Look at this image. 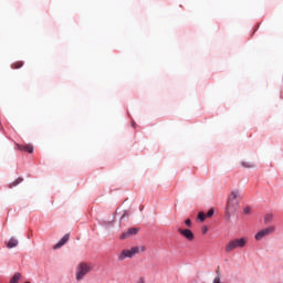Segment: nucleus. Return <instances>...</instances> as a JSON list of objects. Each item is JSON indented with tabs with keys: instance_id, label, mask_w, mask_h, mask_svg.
<instances>
[{
	"instance_id": "obj_1",
	"label": "nucleus",
	"mask_w": 283,
	"mask_h": 283,
	"mask_svg": "<svg viewBox=\"0 0 283 283\" xmlns=\"http://www.w3.org/2000/svg\"><path fill=\"white\" fill-rule=\"evenodd\" d=\"M238 198H240V190L234 189L231 191L227 207H226V214L228 218H231L235 211H238V208L240 207V202L238 201Z\"/></svg>"
},
{
	"instance_id": "obj_2",
	"label": "nucleus",
	"mask_w": 283,
	"mask_h": 283,
	"mask_svg": "<svg viewBox=\"0 0 283 283\" xmlns=\"http://www.w3.org/2000/svg\"><path fill=\"white\" fill-rule=\"evenodd\" d=\"M147 251V248L145 245L140 247H132L130 249H124L118 255L117 260L118 262H125V260L132 259L135 255H138V253H145Z\"/></svg>"
},
{
	"instance_id": "obj_3",
	"label": "nucleus",
	"mask_w": 283,
	"mask_h": 283,
	"mask_svg": "<svg viewBox=\"0 0 283 283\" xmlns=\"http://www.w3.org/2000/svg\"><path fill=\"white\" fill-rule=\"evenodd\" d=\"M249 242V238L243 237L239 239L231 240L224 248L226 253H232L235 249H244Z\"/></svg>"
},
{
	"instance_id": "obj_4",
	"label": "nucleus",
	"mask_w": 283,
	"mask_h": 283,
	"mask_svg": "<svg viewBox=\"0 0 283 283\" xmlns=\"http://www.w3.org/2000/svg\"><path fill=\"white\" fill-rule=\"evenodd\" d=\"M92 271V265H90L88 263L85 262H81L76 265V281L81 282V280H83V277H85V275H87V273H90Z\"/></svg>"
},
{
	"instance_id": "obj_5",
	"label": "nucleus",
	"mask_w": 283,
	"mask_h": 283,
	"mask_svg": "<svg viewBox=\"0 0 283 283\" xmlns=\"http://www.w3.org/2000/svg\"><path fill=\"white\" fill-rule=\"evenodd\" d=\"M177 231H178V233H180L182 235V238L188 240V242H193V240H196V235L189 229L178 228Z\"/></svg>"
},
{
	"instance_id": "obj_6",
	"label": "nucleus",
	"mask_w": 283,
	"mask_h": 283,
	"mask_svg": "<svg viewBox=\"0 0 283 283\" xmlns=\"http://www.w3.org/2000/svg\"><path fill=\"white\" fill-rule=\"evenodd\" d=\"M273 231H275L274 227H269L265 228L263 230H260L256 234H255V240H262L263 238H266V235H271V233H273Z\"/></svg>"
},
{
	"instance_id": "obj_7",
	"label": "nucleus",
	"mask_w": 283,
	"mask_h": 283,
	"mask_svg": "<svg viewBox=\"0 0 283 283\" xmlns=\"http://www.w3.org/2000/svg\"><path fill=\"white\" fill-rule=\"evenodd\" d=\"M138 231V228H130L126 232L122 233L119 240H127L128 238H132V235H137Z\"/></svg>"
},
{
	"instance_id": "obj_8",
	"label": "nucleus",
	"mask_w": 283,
	"mask_h": 283,
	"mask_svg": "<svg viewBox=\"0 0 283 283\" xmlns=\"http://www.w3.org/2000/svg\"><path fill=\"white\" fill-rule=\"evenodd\" d=\"M17 149L20 151H27L28 154H32L34 151V147L30 144L27 145H17Z\"/></svg>"
},
{
	"instance_id": "obj_9",
	"label": "nucleus",
	"mask_w": 283,
	"mask_h": 283,
	"mask_svg": "<svg viewBox=\"0 0 283 283\" xmlns=\"http://www.w3.org/2000/svg\"><path fill=\"white\" fill-rule=\"evenodd\" d=\"M70 240V234H65L55 245L54 249H61Z\"/></svg>"
},
{
	"instance_id": "obj_10",
	"label": "nucleus",
	"mask_w": 283,
	"mask_h": 283,
	"mask_svg": "<svg viewBox=\"0 0 283 283\" xmlns=\"http://www.w3.org/2000/svg\"><path fill=\"white\" fill-rule=\"evenodd\" d=\"M17 247H19V240H17V238L12 237V238L8 241L7 248H8V249H14V248H17Z\"/></svg>"
},
{
	"instance_id": "obj_11",
	"label": "nucleus",
	"mask_w": 283,
	"mask_h": 283,
	"mask_svg": "<svg viewBox=\"0 0 283 283\" xmlns=\"http://www.w3.org/2000/svg\"><path fill=\"white\" fill-rule=\"evenodd\" d=\"M23 182V178L19 177L13 182L9 184V189H13V187H17L18 185H21Z\"/></svg>"
},
{
	"instance_id": "obj_12",
	"label": "nucleus",
	"mask_w": 283,
	"mask_h": 283,
	"mask_svg": "<svg viewBox=\"0 0 283 283\" xmlns=\"http://www.w3.org/2000/svg\"><path fill=\"white\" fill-rule=\"evenodd\" d=\"M241 165H242V167H244L245 169H253V167H255V164L250 163V161H242Z\"/></svg>"
},
{
	"instance_id": "obj_13",
	"label": "nucleus",
	"mask_w": 283,
	"mask_h": 283,
	"mask_svg": "<svg viewBox=\"0 0 283 283\" xmlns=\"http://www.w3.org/2000/svg\"><path fill=\"white\" fill-rule=\"evenodd\" d=\"M19 280H21V273H15L9 283H19Z\"/></svg>"
},
{
	"instance_id": "obj_14",
	"label": "nucleus",
	"mask_w": 283,
	"mask_h": 283,
	"mask_svg": "<svg viewBox=\"0 0 283 283\" xmlns=\"http://www.w3.org/2000/svg\"><path fill=\"white\" fill-rule=\"evenodd\" d=\"M23 65V61H18L11 64L12 70H20V67Z\"/></svg>"
},
{
	"instance_id": "obj_15",
	"label": "nucleus",
	"mask_w": 283,
	"mask_h": 283,
	"mask_svg": "<svg viewBox=\"0 0 283 283\" xmlns=\"http://www.w3.org/2000/svg\"><path fill=\"white\" fill-rule=\"evenodd\" d=\"M206 218H207V214H205V212H199L198 220H200V222H205Z\"/></svg>"
},
{
	"instance_id": "obj_16",
	"label": "nucleus",
	"mask_w": 283,
	"mask_h": 283,
	"mask_svg": "<svg viewBox=\"0 0 283 283\" xmlns=\"http://www.w3.org/2000/svg\"><path fill=\"white\" fill-rule=\"evenodd\" d=\"M271 220H273V214H266L264 218L265 224H269V222H271Z\"/></svg>"
},
{
	"instance_id": "obj_17",
	"label": "nucleus",
	"mask_w": 283,
	"mask_h": 283,
	"mask_svg": "<svg viewBox=\"0 0 283 283\" xmlns=\"http://www.w3.org/2000/svg\"><path fill=\"white\" fill-rule=\"evenodd\" d=\"M243 213L245 214V216H249V214H251V207H244L243 208Z\"/></svg>"
},
{
	"instance_id": "obj_18",
	"label": "nucleus",
	"mask_w": 283,
	"mask_h": 283,
	"mask_svg": "<svg viewBox=\"0 0 283 283\" xmlns=\"http://www.w3.org/2000/svg\"><path fill=\"white\" fill-rule=\"evenodd\" d=\"M213 213H214V210H213V208H211V209L206 213V217H207V218H212V217H213Z\"/></svg>"
},
{
	"instance_id": "obj_19",
	"label": "nucleus",
	"mask_w": 283,
	"mask_h": 283,
	"mask_svg": "<svg viewBox=\"0 0 283 283\" xmlns=\"http://www.w3.org/2000/svg\"><path fill=\"white\" fill-rule=\"evenodd\" d=\"M185 224H186V227H191V220L190 219H186L185 220Z\"/></svg>"
},
{
	"instance_id": "obj_20",
	"label": "nucleus",
	"mask_w": 283,
	"mask_h": 283,
	"mask_svg": "<svg viewBox=\"0 0 283 283\" xmlns=\"http://www.w3.org/2000/svg\"><path fill=\"white\" fill-rule=\"evenodd\" d=\"M207 231H209V229L207 227L202 228V233H207Z\"/></svg>"
},
{
	"instance_id": "obj_21",
	"label": "nucleus",
	"mask_w": 283,
	"mask_h": 283,
	"mask_svg": "<svg viewBox=\"0 0 283 283\" xmlns=\"http://www.w3.org/2000/svg\"><path fill=\"white\" fill-rule=\"evenodd\" d=\"M217 275H220V269L217 270Z\"/></svg>"
},
{
	"instance_id": "obj_22",
	"label": "nucleus",
	"mask_w": 283,
	"mask_h": 283,
	"mask_svg": "<svg viewBox=\"0 0 283 283\" xmlns=\"http://www.w3.org/2000/svg\"><path fill=\"white\" fill-rule=\"evenodd\" d=\"M137 283H145V281H139V282H137Z\"/></svg>"
},
{
	"instance_id": "obj_23",
	"label": "nucleus",
	"mask_w": 283,
	"mask_h": 283,
	"mask_svg": "<svg viewBox=\"0 0 283 283\" xmlns=\"http://www.w3.org/2000/svg\"><path fill=\"white\" fill-rule=\"evenodd\" d=\"M122 218H125V213H124V214H122Z\"/></svg>"
}]
</instances>
